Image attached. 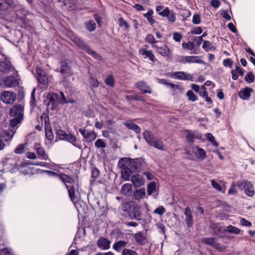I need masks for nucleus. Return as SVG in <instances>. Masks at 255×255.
Segmentation results:
<instances>
[{
  "label": "nucleus",
  "mask_w": 255,
  "mask_h": 255,
  "mask_svg": "<svg viewBox=\"0 0 255 255\" xmlns=\"http://www.w3.org/2000/svg\"><path fill=\"white\" fill-rule=\"evenodd\" d=\"M202 243L211 246L217 250H221L222 247L220 244L217 242V239L215 238H204L202 239Z\"/></svg>",
  "instance_id": "9b49d317"
},
{
  "label": "nucleus",
  "mask_w": 255,
  "mask_h": 255,
  "mask_svg": "<svg viewBox=\"0 0 255 255\" xmlns=\"http://www.w3.org/2000/svg\"><path fill=\"white\" fill-rule=\"evenodd\" d=\"M145 196V190L144 188L135 190L133 193V197L135 200H139Z\"/></svg>",
  "instance_id": "cd10ccee"
},
{
  "label": "nucleus",
  "mask_w": 255,
  "mask_h": 255,
  "mask_svg": "<svg viewBox=\"0 0 255 255\" xmlns=\"http://www.w3.org/2000/svg\"><path fill=\"white\" fill-rule=\"evenodd\" d=\"M192 153V156L193 159L203 160L206 157V154L205 151L197 146H193L191 150L188 151Z\"/></svg>",
  "instance_id": "0eeeda50"
},
{
  "label": "nucleus",
  "mask_w": 255,
  "mask_h": 255,
  "mask_svg": "<svg viewBox=\"0 0 255 255\" xmlns=\"http://www.w3.org/2000/svg\"><path fill=\"white\" fill-rule=\"evenodd\" d=\"M118 165L122 169L121 174L122 178L126 181L130 180L131 175L133 172L131 169L127 164H121V159L119 161Z\"/></svg>",
  "instance_id": "6e6552de"
},
{
  "label": "nucleus",
  "mask_w": 255,
  "mask_h": 255,
  "mask_svg": "<svg viewBox=\"0 0 255 255\" xmlns=\"http://www.w3.org/2000/svg\"><path fill=\"white\" fill-rule=\"evenodd\" d=\"M38 82L43 85H46L48 83V79L45 73L40 68H36Z\"/></svg>",
  "instance_id": "f8f14e48"
},
{
  "label": "nucleus",
  "mask_w": 255,
  "mask_h": 255,
  "mask_svg": "<svg viewBox=\"0 0 255 255\" xmlns=\"http://www.w3.org/2000/svg\"><path fill=\"white\" fill-rule=\"evenodd\" d=\"M105 82L106 85H109L111 87L114 86L115 81L113 77L111 75H109L107 76L105 80Z\"/></svg>",
  "instance_id": "79ce46f5"
},
{
  "label": "nucleus",
  "mask_w": 255,
  "mask_h": 255,
  "mask_svg": "<svg viewBox=\"0 0 255 255\" xmlns=\"http://www.w3.org/2000/svg\"><path fill=\"white\" fill-rule=\"evenodd\" d=\"M128 244V242L124 241H119L113 245V249L118 252H121Z\"/></svg>",
  "instance_id": "7c9ffc66"
},
{
  "label": "nucleus",
  "mask_w": 255,
  "mask_h": 255,
  "mask_svg": "<svg viewBox=\"0 0 255 255\" xmlns=\"http://www.w3.org/2000/svg\"><path fill=\"white\" fill-rule=\"evenodd\" d=\"M95 145L98 148H104L106 146V144L101 139H98L95 141Z\"/></svg>",
  "instance_id": "3c124183"
},
{
  "label": "nucleus",
  "mask_w": 255,
  "mask_h": 255,
  "mask_svg": "<svg viewBox=\"0 0 255 255\" xmlns=\"http://www.w3.org/2000/svg\"><path fill=\"white\" fill-rule=\"evenodd\" d=\"M123 255H137V253L134 251L128 249H123L122 252Z\"/></svg>",
  "instance_id": "e2e57ef3"
},
{
  "label": "nucleus",
  "mask_w": 255,
  "mask_h": 255,
  "mask_svg": "<svg viewBox=\"0 0 255 255\" xmlns=\"http://www.w3.org/2000/svg\"><path fill=\"white\" fill-rule=\"evenodd\" d=\"M205 137L207 140L210 141L215 146H218V143L216 141L214 136L210 133H207L205 135Z\"/></svg>",
  "instance_id": "58836bf2"
},
{
  "label": "nucleus",
  "mask_w": 255,
  "mask_h": 255,
  "mask_svg": "<svg viewBox=\"0 0 255 255\" xmlns=\"http://www.w3.org/2000/svg\"><path fill=\"white\" fill-rule=\"evenodd\" d=\"M90 85L93 88H97L99 85L97 79L93 76H91L90 81Z\"/></svg>",
  "instance_id": "603ef678"
},
{
  "label": "nucleus",
  "mask_w": 255,
  "mask_h": 255,
  "mask_svg": "<svg viewBox=\"0 0 255 255\" xmlns=\"http://www.w3.org/2000/svg\"><path fill=\"white\" fill-rule=\"evenodd\" d=\"M121 164H127L133 171H134L140 168L141 162L137 159H131L128 158H123L121 159Z\"/></svg>",
  "instance_id": "39448f33"
},
{
  "label": "nucleus",
  "mask_w": 255,
  "mask_h": 255,
  "mask_svg": "<svg viewBox=\"0 0 255 255\" xmlns=\"http://www.w3.org/2000/svg\"><path fill=\"white\" fill-rule=\"evenodd\" d=\"M249 181H246L244 180H242L237 181L236 185L240 189L242 190L246 188Z\"/></svg>",
  "instance_id": "c03bdc74"
},
{
  "label": "nucleus",
  "mask_w": 255,
  "mask_h": 255,
  "mask_svg": "<svg viewBox=\"0 0 255 255\" xmlns=\"http://www.w3.org/2000/svg\"><path fill=\"white\" fill-rule=\"evenodd\" d=\"M158 82L161 84H166L170 88L172 89L174 87V84L171 83L170 82L164 79H158Z\"/></svg>",
  "instance_id": "6e6d98bb"
},
{
  "label": "nucleus",
  "mask_w": 255,
  "mask_h": 255,
  "mask_svg": "<svg viewBox=\"0 0 255 255\" xmlns=\"http://www.w3.org/2000/svg\"><path fill=\"white\" fill-rule=\"evenodd\" d=\"M0 70L3 73L9 75H16L17 72L10 64V62L5 59L0 62Z\"/></svg>",
  "instance_id": "423d86ee"
},
{
  "label": "nucleus",
  "mask_w": 255,
  "mask_h": 255,
  "mask_svg": "<svg viewBox=\"0 0 255 255\" xmlns=\"http://www.w3.org/2000/svg\"><path fill=\"white\" fill-rule=\"evenodd\" d=\"M86 28L89 31H93L96 28V24L93 20H90L85 24Z\"/></svg>",
  "instance_id": "ea45409f"
},
{
  "label": "nucleus",
  "mask_w": 255,
  "mask_h": 255,
  "mask_svg": "<svg viewBox=\"0 0 255 255\" xmlns=\"http://www.w3.org/2000/svg\"><path fill=\"white\" fill-rule=\"evenodd\" d=\"M98 246L103 250H107L109 249L111 241L104 238H100L98 240Z\"/></svg>",
  "instance_id": "412c9836"
},
{
  "label": "nucleus",
  "mask_w": 255,
  "mask_h": 255,
  "mask_svg": "<svg viewBox=\"0 0 255 255\" xmlns=\"http://www.w3.org/2000/svg\"><path fill=\"white\" fill-rule=\"evenodd\" d=\"M60 72L62 75H64V76L67 77L71 75V73L70 67L68 65V64L66 62H61Z\"/></svg>",
  "instance_id": "393cba45"
},
{
  "label": "nucleus",
  "mask_w": 255,
  "mask_h": 255,
  "mask_svg": "<svg viewBox=\"0 0 255 255\" xmlns=\"http://www.w3.org/2000/svg\"><path fill=\"white\" fill-rule=\"evenodd\" d=\"M211 228L214 231V234L217 236H220L219 234L225 232V231H224V229H226V228L222 227L219 224L212 225Z\"/></svg>",
  "instance_id": "473e14b6"
},
{
  "label": "nucleus",
  "mask_w": 255,
  "mask_h": 255,
  "mask_svg": "<svg viewBox=\"0 0 255 255\" xmlns=\"http://www.w3.org/2000/svg\"><path fill=\"white\" fill-rule=\"evenodd\" d=\"M34 165L41 167H45L55 171H57L59 168V166L53 162H36L34 163Z\"/></svg>",
  "instance_id": "aec40b11"
},
{
  "label": "nucleus",
  "mask_w": 255,
  "mask_h": 255,
  "mask_svg": "<svg viewBox=\"0 0 255 255\" xmlns=\"http://www.w3.org/2000/svg\"><path fill=\"white\" fill-rule=\"evenodd\" d=\"M253 92V89L246 87L243 90H241L239 93L240 97L243 100H248L251 96V93Z\"/></svg>",
  "instance_id": "5701e85b"
},
{
  "label": "nucleus",
  "mask_w": 255,
  "mask_h": 255,
  "mask_svg": "<svg viewBox=\"0 0 255 255\" xmlns=\"http://www.w3.org/2000/svg\"><path fill=\"white\" fill-rule=\"evenodd\" d=\"M25 144H19L14 149V152L16 154H21L24 152Z\"/></svg>",
  "instance_id": "09e8293b"
},
{
  "label": "nucleus",
  "mask_w": 255,
  "mask_h": 255,
  "mask_svg": "<svg viewBox=\"0 0 255 255\" xmlns=\"http://www.w3.org/2000/svg\"><path fill=\"white\" fill-rule=\"evenodd\" d=\"M192 77L190 74L184 72H176V79L179 80L192 81Z\"/></svg>",
  "instance_id": "bb28decb"
},
{
  "label": "nucleus",
  "mask_w": 255,
  "mask_h": 255,
  "mask_svg": "<svg viewBox=\"0 0 255 255\" xmlns=\"http://www.w3.org/2000/svg\"><path fill=\"white\" fill-rule=\"evenodd\" d=\"M143 136L146 141L150 145L159 149L163 148V144L161 140L154 137V134L150 131L145 130L143 132Z\"/></svg>",
  "instance_id": "20e7f679"
},
{
  "label": "nucleus",
  "mask_w": 255,
  "mask_h": 255,
  "mask_svg": "<svg viewBox=\"0 0 255 255\" xmlns=\"http://www.w3.org/2000/svg\"><path fill=\"white\" fill-rule=\"evenodd\" d=\"M135 238L138 243L141 245H144L145 244V237L143 232H140L136 234Z\"/></svg>",
  "instance_id": "72a5a7b5"
},
{
  "label": "nucleus",
  "mask_w": 255,
  "mask_h": 255,
  "mask_svg": "<svg viewBox=\"0 0 255 255\" xmlns=\"http://www.w3.org/2000/svg\"><path fill=\"white\" fill-rule=\"evenodd\" d=\"M15 132V129H11L9 130H3L1 132L0 136L5 141H8L12 138Z\"/></svg>",
  "instance_id": "a211bd4d"
},
{
  "label": "nucleus",
  "mask_w": 255,
  "mask_h": 255,
  "mask_svg": "<svg viewBox=\"0 0 255 255\" xmlns=\"http://www.w3.org/2000/svg\"><path fill=\"white\" fill-rule=\"evenodd\" d=\"M136 87L142 93L150 94L151 90L150 87L147 85V84L143 81H139L136 83Z\"/></svg>",
  "instance_id": "6ab92c4d"
},
{
  "label": "nucleus",
  "mask_w": 255,
  "mask_h": 255,
  "mask_svg": "<svg viewBox=\"0 0 255 255\" xmlns=\"http://www.w3.org/2000/svg\"><path fill=\"white\" fill-rule=\"evenodd\" d=\"M75 44L81 49L86 51L88 54L91 55L95 59L101 60L102 58L96 51L91 49V48L81 38L75 37L73 39Z\"/></svg>",
  "instance_id": "7ed1b4c3"
},
{
  "label": "nucleus",
  "mask_w": 255,
  "mask_h": 255,
  "mask_svg": "<svg viewBox=\"0 0 255 255\" xmlns=\"http://www.w3.org/2000/svg\"><path fill=\"white\" fill-rule=\"evenodd\" d=\"M185 221L188 227L190 228L193 224V218L191 210L189 208H186L184 211Z\"/></svg>",
  "instance_id": "dca6fc26"
},
{
  "label": "nucleus",
  "mask_w": 255,
  "mask_h": 255,
  "mask_svg": "<svg viewBox=\"0 0 255 255\" xmlns=\"http://www.w3.org/2000/svg\"><path fill=\"white\" fill-rule=\"evenodd\" d=\"M153 13V10L150 9L144 15V17L147 18L148 22L151 24H153L155 22V20L152 17Z\"/></svg>",
  "instance_id": "4c0bfd02"
},
{
  "label": "nucleus",
  "mask_w": 255,
  "mask_h": 255,
  "mask_svg": "<svg viewBox=\"0 0 255 255\" xmlns=\"http://www.w3.org/2000/svg\"><path fill=\"white\" fill-rule=\"evenodd\" d=\"M151 46L152 48L155 49L157 52L159 53L160 54L163 56L167 55L168 53L169 49L165 45L159 47L156 44H152Z\"/></svg>",
  "instance_id": "b1692460"
},
{
  "label": "nucleus",
  "mask_w": 255,
  "mask_h": 255,
  "mask_svg": "<svg viewBox=\"0 0 255 255\" xmlns=\"http://www.w3.org/2000/svg\"><path fill=\"white\" fill-rule=\"evenodd\" d=\"M212 187L218 191H222V188L220 184L214 180H211Z\"/></svg>",
  "instance_id": "052dcab7"
},
{
  "label": "nucleus",
  "mask_w": 255,
  "mask_h": 255,
  "mask_svg": "<svg viewBox=\"0 0 255 255\" xmlns=\"http://www.w3.org/2000/svg\"><path fill=\"white\" fill-rule=\"evenodd\" d=\"M245 80L248 83L254 81L255 76L252 72H249L245 77Z\"/></svg>",
  "instance_id": "5fc2aeb1"
},
{
  "label": "nucleus",
  "mask_w": 255,
  "mask_h": 255,
  "mask_svg": "<svg viewBox=\"0 0 255 255\" xmlns=\"http://www.w3.org/2000/svg\"><path fill=\"white\" fill-rule=\"evenodd\" d=\"M187 95L188 97V99L190 101L194 102L196 101L197 99L196 96L194 94L193 92L191 90H189L187 92Z\"/></svg>",
  "instance_id": "4d7b16f0"
},
{
  "label": "nucleus",
  "mask_w": 255,
  "mask_h": 255,
  "mask_svg": "<svg viewBox=\"0 0 255 255\" xmlns=\"http://www.w3.org/2000/svg\"><path fill=\"white\" fill-rule=\"evenodd\" d=\"M124 125L129 129L134 131L136 133H139L140 131V128L136 124L129 122L126 121L124 123Z\"/></svg>",
  "instance_id": "a878e982"
},
{
  "label": "nucleus",
  "mask_w": 255,
  "mask_h": 255,
  "mask_svg": "<svg viewBox=\"0 0 255 255\" xmlns=\"http://www.w3.org/2000/svg\"><path fill=\"white\" fill-rule=\"evenodd\" d=\"M236 186V183L235 182H233L232 184L231 188L228 191L229 195H233V194H235L237 193V190L235 189Z\"/></svg>",
  "instance_id": "69168bd1"
},
{
  "label": "nucleus",
  "mask_w": 255,
  "mask_h": 255,
  "mask_svg": "<svg viewBox=\"0 0 255 255\" xmlns=\"http://www.w3.org/2000/svg\"><path fill=\"white\" fill-rule=\"evenodd\" d=\"M124 211L127 212L131 219L140 220L141 214L139 207L134 202H128L124 204L123 206Z\"/></svg>",
  "instance_id": "f03ea898"
},
{
  "label": "nucleus",
  "mask_w": 255,
  "mask_h": 255,
  "mask_svg": "<svg viewBox=\"0 0 255 255\" xmlns=\"http://www.w3.org/2000/svg\"><path fill=\"white\" fill-rule=\"evenodd\" d=\"M10 115L11 117L22 118L23 116L22 106L18 105L13 107L10 111Z\"/></svg>",
  "instance_id": "f3484780"
},
{
  "label": "nucleus",
  "mask_w": 255,
  "mask_h": 255,
  "mask_svg": "<svg viewBox=\"0 0 255 255\" xmlns=\"http://www.w3.org/2000/svg\"><path fill=\"white\" fill-rule=\"evenodd\" d=\"M131 181L135 187H139L143 185L145 180L141 175L136 174L131 177Z\"/></svg>",
  "instance_id": "ddd939ff"
},
{
  "label": "nucleus",
  "mask_w": 255,
  "mask_h": 255,
  "mask_svg": "<svg viewBox=\"0 0 255 255\" xmlns=\"http://www.w3.org/2000/svg\"><path fill=\"white\" fill-rule=\"evenodd\" d=\"M0 255H12V254L9 249L5 248L0 250Z\"/></svg>",
  "instance_id": "774afa93"
},
{
  "label": "nucleus",
  "mask_w": 255,
  "mask_h": 255,
  "mask_svg": "<svg viewBox=\"0 0 255 255\" xmlns=\"http://www.w3.org/2000/svg\"><path fill=\"white\" fill-rule=\"evenodd\" d=\"M182 47L184 49H188L189 50H192L195 47V43L194 42H188V43H183L182 44Z\"/></svg>",
  "instance_id": "8fccbe9b"
},
{
  "label": "nucleus",
  "mask_w": 255,
  "mask_h": 255,
  "mask_svg": "<svg viewBox=\"0 0 255 255\" xmlns=\"http://www.w3.org/2000/svg\"><path fill=\"white\" fill-rule=\"evenodd\" d=\"M45 135L49 140H52L54 138V135L50 128H45Z\"/></svg>",
  "instance_id": "de8ad7c7"
},
{
  "label": "nucleus",
  "mask_w": 255,
  "mask_h": 255,
  "mask_svg": "<svg viewBox=\"0 0 255 255\" xmlns=\"http://www.w3.org/2000/svg\"><path fill=\"white\" fill-rule=\"evenodd\" d=\"M64 140L72 143L74 145L76 146V144L74 143V142L76 141V138L73 135L71 134H67Z\"/></svg>",
  "instance_id": "864d4df0"
},
{
  "label": "nucleus",
  "mask_w": 255,
  "mask_h": 255,
  "mask_svg": "<svg viewBox=\"0 0 255 255\" xmlns=\"http://www.w3.org/2000/svg\"><path fill=\"white\" fill-rule=\"evenodd\" d=\"M224 231H227L230 234H234L236 235L239 234L241 232V230L239 229L232 225L228 226L226 229H224Z\"/></svg>",
  "instance_id": "e433bc0d"
},
{
  "label": "nucleus",
  "mask_w": 255,
  "mask_h": 255,
  "mask_svg": "<svg viewBox=\"0 0 255 255\" xmlns=\"http://www.w3.org/2000/svg\"><path fill=\"white\" fill-rule=\"evenodd\" d=\"M192 22L195 24H199L201 22L200 16L199 14H195L193 16Z\"/></svg>",
  "instance_id": "680f3d73"
},
{
  "label": "nucleus",
  "mask_w": 255,
  "mask_h": 255,
  "mask_svg": "<svg viewBox=\"0 0 255 255\" xmlns=\"http://www.w3.org/2000/svg\"><path fill=\"white\" fill-rule=\"evenodd\" d=\"M14 6V2L12 0H0V10L6 9L8 6Z\"/></svg>",
  "instance_id": "c756f323"
},
{
  "label": "nucleus",
  "mask_w": 255,
  "mask_h": 255,
  "mask_svg": "<svg viewBox=\"0 0 255 255\" xmlns=\"http://www.w3.org/2000/svg\"><path fill=\"white\" fill-rule=\"evenodd\" d=\"M22 118L15 117L11 119L10 121V125L13 129H15L14 128L16 127L19 123Z\"/></svg>",
  "instance_id": "a18cd8bd"
},
{
  "label": "nucleus",
  "mask_w": 255,
  "mask_h": 255,
  "mask_svg": "<svg viewBox=\"0 0 255 255\" xmlns=\"http://www.w3.org/2000/svg\"><path fill=\"white\" fill-rule=\"evenodd\" d=\"M165 208L163 206H160L154 210V213L161 215L165 212Z\"/></svg>",
  "instance_id": "0e129e2a"
},
{
  "label": "nucleus",
  "mask_w": 255,
  "mask_h": 255,
  "mask_svg": "<svg viewBox=\"0 0 255 255\" xmlns=\"http://www.w3.org/2000/svg\"><path fill=\"white\" fill-rule=\"evenodd\" d=\"M139 53L145 59L148 58L149 60L153 62L156 61V59L151 50H147L146 49L142 48L139 49Z\"/></svg>",
  "instance_id": "4468645a"
},
{
  "label": "nucleus",
  "mask_w": 255,
  "mask_h": 255,
  "mask_svg": "<svg viewBox=\"0 0 255 255\" xmlns=\"http://www.w3.org/2000/svg\"><path fill=\"white\" fill-rule=\"evenodd\" d=\"M145 40L150 44H155L156 41L155 40V38L153 35L151 34H148L145 38Z\"/></svg>",
  "instance_id": "13d9d810"
},
{
  "label": "nucleus",
  "mask_w": 255,
  "mask_h": 255,
  "mask_svg": "<svg viewBox=\"0 0 255 255\" xmlns=\"http://www.w3.org/2000/svg\"><path fill=\"white\" fill-rule=\"evenodd\" d=\"M202 48L205 51H208L213 48V46L212 44L210 41L205 40V41H204V43L202 45Z\"/></svg>",
  "instance_id": "37998d69"
},
{
  "label": "nucleus",
  "mask_w": 255,
  "mask_h": 255,
  "mask_svg": "<svg viewBox=\"0 0 255 255\" xmlns=\"http://www.w3.org/2000/svg\"><path fill=\"white\" fill-rule=\"evenodd\" d=\"M58 178L65 184L70 198L73 203L75 204L74 201L76 199L79 194L77 190L78 187L75 179L72 178L70 176L62 173L58 174Z\"/></svg>",
  "instance_id": "f257e3e1"
},
{
  "label": "nucleus",
  "mask_w": 255,
  "mask_h": 255,
  "mask_svg": "<svg viewBox=\"0 0 255 255\" xmlns=\"http://www.w3.org/2000/svg\"><path fill=\"white\" fill-rule=\"evenodd\" d=\"M156 186V184L154 182H151L148 185L147 191L148 195H151L155 191Z\"/></svg>",
  "instance_id": "a19ab883"
},
{
  "label": "nucleus",
  "mask_w": 255,
  "mask_h": 255,
  "mask_svg": "<svg viewBox=\"0 0 255 255\" xmlns=\"http://www.w3.org/2000/svg\"><path fill=\"white\" fill-rule=\"evenodd\" d=\"M199 93L200 95L203 98H204L205 97H206V96L208 95V94H207V92L206 91V88H205V86H202L201 87V89H200Z\"/></svg>",
  "instance_id": "338daca9"
},
{
  "label": "nucleus",
  "mask_w": 255,
  "mask_h": 255,
  "mask_svg": "<svg viewBox=\"0 0 255 255\" xmlns=\"http://www.w3.org/2000/svg\"><path fill=\"white\" fill-rule=\"evenodd\" d=\"M34 148L36 151L37 154H38V158L40 159L45 160H50L48 155L46 153L44 148L40 146L38 144L35 145Z\"/></svg>",
  "instance_id": "2eb2a0df"
},
{
  "label": "nucleus",
  "mask_w": 255,
  "mask_h": 255,
  "mask_svg": "<svg viewBox=\"0 0 255 255\" xmlns=\"http://www.w3.org/2000/svg\"><path fill=\"white\" fill-rule=\"evenodd\" d=\"M121 192L126 196H130L132 195V185L130 183L124 184L121 188Z\"/></svg>",
  "instance_id": "4be33fe9"
},
{
  "label": "nucleus",
  "mask_w": 255,
  "mask_h": 255,
  "mask_svg": "<svg viewBox=\"0 0 255 255\" xmlns=\"http://www.w3.org/2000/svg\"><path fill=\"white\" fill-rule=\"evenodd\" d=\"M9 75L10 76L3 79V85L6 88H11L17 86L18 84V82L16 77H15V75Z\"/></svg>",
  "instance_id": "9d476101"
},
{
  "label": "nucleus",
  "mask_w": 255,
  "mask_h": 255,
  "mask_svg": "<svg viewBox=\"0 0 255 255\" xmlns=\"http://www.w3.org/2000/svg\"><path fill=\"white\" fill-rule=\"evenodd\" d=\"M56 134L57 137L62 140L64 139L67 135L65 131L61 129H57L56 132Z\"/></svg>",
  "instance_id": "49530a36"
},
{
  "label": "nucleus",
  "mask_w": 255,
  "mask_h": 255,
  "mask_svg": "<svg viewBox=\"0 0 255 255\" xmlns=\"http://www.w3.org/2000/svg\"><path fill=\"white\" fill-rule=\"evenodd\" d=\"M118 24L120 27H122L124 30H128L129 29V25L122 17H120L118 19Z\"/></svg>",
  "instance_id": "f704fd0d"
},
{
  "label": "nucleus",
  "mask_w": 255,
  "mask_h": 255,
  "mask_svg": "<svg viewBox=\"0 0 255 255\" xmlns=\"http://www.w3.org/2000/svg\"><path fill=\"white\" fill-rule=\"evenodd\" d=\"M223 64L225 67H229L232 68L233 65V61L230 58H227L223 61Z\"/></svg>",
  "instance_id": "bf43d9fd"
},
{
  "label": "nucleus",
  "mask_w": 255,
  "mask_h": 255,
  "mask_svg": "<svg viewBox=\"0 0 255 255\" xmlns=\"http://www.w3.org/2000/svg\"><path fill=\"white\" fill-rule=\"evenodd\" d=\"M18 168L20 172L23 174H27L31 173V171L28 166V163L26 162L22 163Z\"/></svg>",
  "instance_id": "c85d7f7f"
},
{
  "label": "nucleus",
  "mask_w": 255,
  "mask_h": 255,
  "mask_svg": "<svg viewBox=\"0 0 255 255\" xmlns=\"http://www.w3.org/2000/svg\"><path fill=\"white\" fill-rule=\"evenodd\" d=\"M246 194L249 197H253L255 194L254 187L251 183L249 181L246 188H245Z\"/></svg>",
  "instance_id": "2f4dec72"
},
{
  "label": "nucleus",
  "mask_w": 255,
  "mask_h": 255,
  "mask_svg": "<svg viewBox=\"0 0 255 255\" xmlns=\"http://www.w3.org/2000/svg\"><path fill=\"white\" fill-rule=\"evenodd\" d=\"M186 62L188 63H202V60L199 59L198 56H186Z\"/></svg>",
  "instance_id": "c9c22d12"
},
{
  "label": "nucleus",
  "mask_w": 255,
  "mask_h": 255,
  "mask_svg": "<svg viewBox=\"0 0 255 255\" xmlns=\"http://www.w3.org/2000/svg\"><path fill=\"white\" fill-rule=\"evenodd\" d=\"M16 98V94L12 92L5 91L0 95V100L5 104H11Z\"/></svg>",
  "instance_id": "1a4fd4ad"
}]
</instances>
